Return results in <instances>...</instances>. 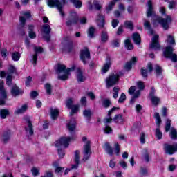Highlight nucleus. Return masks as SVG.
Segmentation results:
<instances>
[{"mask_svg": "<svg viewBox=\"0 0 177 177\" xmlns=\"http://www.w3.org/2000/svg\"><path fill=\"white\" fill-rule=\"evenodd\" d=\"M80 59L83 62V64H88V63H89V60H91V53L88 48H84V49L81 50Z\"/></svg>", "mask_w": 177, "mask_h": 177, "instance_id": "nucleus-10", "label": "nucleus"}, {"mask_svg": "<svg viewBox=\"0 0 177 177\" xmlns=\"http://www.w3.org/2000/svg\"><path fill=\"white\" fill-rule=\"evenodd\" d=\"M144 20V27L145 30H148L149 31L150 35H153L154 34V31L153 29H151V25L150 24V21H147V19H143Z\"/></svg>", "mask_w": 177, "mask_h": 177, "instance_id": "nucleus-27", "label": "nucleus"}, {"mask_svg": "<svg viewBox=\"0 0 177 177\" xmlns=\"http://www.w3.org/2000/svg\"><path fill=\"white\" fill-rule=\"evenodd\" d=\"M0 106H5L6 104V99H8V95L5 88H3V81L0 80Z\"/></svg>", "mask_w": 177, "mask_h": 177, "instance_id": "nucleus-11", "label": "nucleus"}, {"mask_svg": "<svg viewBox=\"0 0 177 177\" xmlns=\"http://www.w3.org/2000/svg\"><path fill=\"white\" fill-rule=\"evenodd\" d=\"M164 151L165 154L172 156L175 151H177V144L170 145L169 144H164Z\"/></svg>", "mask_w": 177, "mask_h": 177, "instance_id": "nucleus-14", "label": "nucleus"}, {"mask_svg": "<svg viewBox=\"0 0 177 177\" xmlns=\"http://www.w3.org/2000/svg\"><path fill=\"white\" fill-rule=\"evenodd\" d=\"M159 38H160V36H158V35H156L153 36V37L151 39V43L150 44L151 49L158 50V49L161 48V46H160V42L158 41Z\"/></svg>", "mask_w": 177, "mask_h": 177, "instance_id": "nucleus-15", "label": "nucleus"}, {"mask_svg": "<svg viewBox=\"0 0 177 177\" xmlns=\"http://www.w3.org/2000/svg\"><path fill=\"white\" fill-rule=\"evenodd\" d=\"M92 156V150H91V141H87L84 145L83 149V161H88Z\"/></svg>", "mask_w": 177, "mask_h": 177, "instance_id": "nucleus-8", "label": "nucleus"}, {"mask_svg": "<svg viewBox=\"0 0 177 177\" xmlns=\"http://www.w3.org/2000/svg\"><path fill=\"white\" fill-rule=\"evenodd\" d=\"M113 121L116 124H118V122H123L124 118H122V114L120 113V114L115 115L113 118Z\"/></svg>", "mask_w": 177, "mask_h": 177, "instance_id": "nucleus-35", "label": "nucleus"}, {"mask_svg": "<svg viewBox=\"0 0 177 177\" xmlns=\"http://www.w3.org/2000/svg\"><path fill=\"white\" fill-rule=\"evenodd\" d=\"M66 107L71 110V115H73V114H76V113H78V109H80V105H74V100L70 98L66 102Z\"/></svg>", "mask_w": 177, "mask_h": 177, "instance_id": "nucleus-12", "label": "nucleus"}, {"mask_svg": "<svg viewBox=\"0 0 177 177\" xmlns=\"http://www.w3.org/2000/svg\"><path fill=\"white\" fill-rule=\"evenodd\" d=\"M167 44H169L170 45H175V39L172 35H168L167 36Z\"/></svg>", "mask_w": 177, "mask_h": 177, "instance_id": "nucleus-52", "label": "nucleus"}, {"mask_svg": "<svg viewBox=\"0 0 177 177\" xmlns=\"http://www.w3.org/2000/svg\"><path fill=\"white\" fill-rule=\"evenodd\" d=\"M163 54L165 57L167 59H171V62L176 63L177 55L174 53V48H172L171 46H168L165 48Z\"/></svg>", "mask_w": 177, "mask_h": 177, "instance_id": "nucleus-6", "label": "nucleus"}, {"mask_svg": "<svg viewBox=\"0 0 177 177\" xmlns=\"http://www.w3.org/2000/svg\"><path fill=\"white\" fill-rule=\"evenodd\" d=\"M124 46L128 50H132V49H133V45L131 43V40L129 39H126L124 41Z\"/></svg>", "mask_w": 177, "mask_h": 177, "instance_id": "nucleus-37", "label": "nucleus"}, {"mask_svg": "<svg viewBox=\"0 0 177 177\" xmlns=\"http://www.w3.org/2000/svg\"><path fill=\"white\" fill-rule=\"evenodd\" d=\"M70 2H71V3H73L77 8H80L82 6V2L80 0H70Z\"/></svg>", "mask_w": 177, "mask_h": 177, "instance_id": "nucleus-39", "label": "nucleus"}, {"mask_svg": "<svg viewBox=\"0 0 177 177\" xmlns=\"http://www.w3.org/2000/svg\"><path fill=\"white\" fill-rule=\"evenodd\" d=\"M104 132L105 133H111L113 132V129H111L110 126L106 125L104 128Z\"/></svg>", "mask_w": 177, "mask_h": 177, "instance_id": "nucleus-59", "label": "nucleus"}, {"mask_svg": "<svg viewBox=\"0 0 177 177\" xmlns=\"http://www.w3.org/2000/svg\"><path fill=\"white\" fill-rule=\"evenodd\" d=\"M132 38L136 45H140L141 39H140V35H139V33H137V32L133 33L132 35Z\"/></svg>", "mask_w": 177, "mask_h": 177, "instance_id": "nucleus-30", "label": "nucleus"}, {"mask_svg": "<svg viewBox=\"0 0 177 177\" xmlns=\"http://www.w3.org/2000/svg\"><path fill=\"white\" fill-rule=\"evenodd\" d=\"M124 26L127 28L131 30V31L133 30V24L132 23V21H126L124 22Z\"/></svg>", "mask_w": 177, "mask_h": 177, "instance_id": "nucleus-46", "label": "nucleus"}, {"mask_svg": "<svg viewBox=\"0 0 177 177\" xmlns=\"http://www.w3.org/2000/svg\"><path fill=\"white\" fill-rule=\"evenodd\" d=\"M151 102L154 106H157L160 103V98L157 96L151 97Z\"/></svg>", "mask_w": 177, "mask_h": 177, "instance_id": "nucleus-48", "label": "nucleus"}, {"mask_svg": "<svg viewBox=\"0 0 177 177\" xmlns=\"http://www.w3.org/2000/svg\"><path fill=\"white\" fill-rule=\"evenodd\" d=\"M121 73H112L109 75L105 80L106 86L108 89L114 86V85H117L118 84V81H120V77H121Z\"/></svg>", "mask_w": 177, "mask_h": 177, "instance_id": "nucleus-3", "label": "nucleus"}, {"mask_svg": "<svg viewBox=\"0 0 177 177\" xmlns=\"http://www.w3.org/2000/svg\"><path fill=\"white\" fill-rule=\"evenodd\" d=\"M8 71L10 74H13L16 73V68L14 66H10V67L8 68Z\"/></svg>", "mask_w": 177, "mask_h": 177, "instance_id": "nucleus-63", "label": "nucleus"}, {"mask_svg": "<svg viewBox=\"0 0 177 177\" xmlns=\"http://www.w3.org/2000/svg\"><path fill=\"white\" fill-rule=\"evenodd\" d=\"M104 149L106 151L107 154H109V156H113L114 151H113V148L110 145V143L109 142L105 143L104 146Z\"/></svg>", "mask_w": 177, "mask_h": 177, "instance_id": "nucleus-31", "label": "nucleus"}, {"mask_svg": "<svg viewBox=\"0 0 177 177\" xmlns=\"http://www.w3.org/2000/svg\"><path fill=\"white\" fill-rule=\"evenodd\" d=\"M170 137L172 139H177V131L174 127L170 129Z\"/></svg>", "mask_w": 177, "mask_h": 177, "instance_id": "nucleus-43", "label": "nucleus"}, {"mask_svg": "<svg viewBox=\"0 0 177 177\" xmlns=\"http://www.w3.org/2000/svg\"><path fill=\"white\" fill-rule=\"evenodd\" d=\"M146 8L147 17H151V16H153V26H158V24H160L164 30H168V28H169V23L172 21L171 16L167 15L166 18H162L158 15H156V11H154V6H153V1H151V0L147 1Z\"/></svg>", "mask_w": 177, "mask_h": 177, "instance_id": "nucleus-1", "label": "nucleus"}, {"mask_svg": "<svg viewBox=\"0 0 177 177\" xmlns=\"http://www.w3.org/2000/svg\"><path fill=\"white\" fill-rule=\"evenodd\" d=\"M141 75L144 78H147V69L146 68H141Z\"/></svg>", "mask_w": 177, "mask_h": 177, "instance_id": "nucleus-57", "label": "nucleus"}, {"mask_svg": "<svg viewBox=\"0 0 177 177\" xmlns=\"http://www.w3.org/2000/svg\"><path fill=\"white\" fill-rule=\"evenodd\" d=\"M83 115L87 118V120H91L92 117V111L91 109H85L83 111Z\"/></svg>", "mask_w": 177, "mask_h": 177, "instance_id": "nucleus-36", "label": "nucleus"}, {"mask_svg": "<svg viewBox=\"0 0 177 177\" xmlns=\"http://www.w3.org/2000/svg\"><path fill=\"white\" fill-rule=\"evenodd\" d=\"M119 92H120V87L115 86L113 88V99H117V97H118Z\"/></svg>", "mask_w": 177, "mask_h": 177, "instance_id": "nucleus-51", "label": "nucleus"}, {"mask_svg": "<svg viewBox=\"0 0 177 177\" xmlns=\"http://www.w3.org/2000/svg\"><path fill=\"white\" fill-rule=\"evenodd\" d=\"M107 41H109V33H107V31L103 30L101 34V42L106 44Z\"/></svg>", "mask_w": 177, "mask_h": 177, "instance_id": "nucleus-33", "label": "nucleus"}, {"mask_svg": "<svg viewBox=\"0 0 177 177\" xmlns=\"http://www.w3.org/2000/svg\"><path fill=\"white\" fill-rule=\"evenodd\" d=\"M111 66V62H110V57L106 58V62L104 64L102 68V74H106Z\"/></svg>", "mask_w": 177, "mask_h": 177, "instance_id": "nucleus-22", "label": "nucleus"}, {"mask_svg": "<svg viewBox=\"0 0 177 177\" xmlns=\"http://www.w3.org/2000/svg\"><path fill=\"white\" fill-rule=\"evenodd\" d=\"M21 55L19 52H14L12 54V59L14 62H19L20 60Z\"/></svg>", "mask_w": 177, "mask_h": 177, "instance_id": "nucleus-38", "label": "nucleus"}, {"mask_svg": "<svg viewBox=\"0 0 177 177\" xmlns=\"http://www.w3.org/2000/svg\"><path fill=\"white\" fill-rule=\"evenodd\" d=\"M76 124L77 122L74 118H72L71 121L67 124V128L70 132H74Z\"/></svg>", "mask_w": 177, "mask_h": 177, "instance_id": "nucleus-24", "label": "nucleus"}, {"mask_svg": "<svg viewBox=\"0 0 177 177\" xmlns=\"http://www.w3.org/2000/svg\"><path fill=\"white\" fill-rule=\"evenodd\" d=\"M66 50H68V52H73V50H74V44L73 41H69L66 44Z\"/></svg>", "mask_w": 177, "mask_h": 177, "instance_id": "nucleus-45", "label": "nucleus"}, {"mask_svg": "<svg viewBox=\"0 0 177 177\" xmlns=\"http://www.w3.org/2000/svg\"><path fill=\"white\" fill-rule=\"evenodd\" d=\"M97 24L100 28H103L104 27V17L99 14L97 17Z\"/></svg>", "mask_w": 177, "mask_h": 177, "instance_id": "nucleus-25", "label": "nucleus"}, {"mask_svg": "<svg viewBox=\"0 0 177 177\" xmlns=\"http://www.w3.org/2000/svg\"><path fill=\"white\" fill-rule=\"evenodd\" d=\"M50 111L52 120H56L59 117V109L51 108Z\"/></svg>", "mask_w": 177, "mask_h": 177, "instance_id": "nucleus-29", "label": "nucleus"}, {"mask_svg": "<svg viewBox=\"0 0 177 177\" xmlns=\"http://www.w3.org/2000/svg\"><path fill=\"white\" fill-rule=\"evenodd\" d=\"M168 8L169 9H175L176 8V2L174 1H169Z\"/></svg>", "mask_w": 177, "mask_h": 177, "instance_id": "nucleus-56", "label": "nucleus"}, {"mask_svg": "<svg viewBox=\"0 0 177 177\" xmlns=\"http://www.w3.org/2000/svg\"><path fill=\"white\" fill-rule=\"evenodd\" d=\"M93 5H94L95 8L96 9V10H100V9H102V6L100 4H99V2L94 1Z\"/></svg>", "mask_w": 177, "mask_h": 177, "instance_id": "nucleus-61", "label": "nucleus"}, {"mask_svg": "<svg viewBox=\"0 0 177 177\" xmlns=\"http://www.w3.org/2000/svg\"><path fill=\"white\" fill-rule=\"evenodd\" d=\"M71 140V137H62L55 142V147H57L58 154L61 158H63L65 156L64 150L62 149V147L67 148L70 141Z\"/></svg>", "mask_w": 177, "mask_h": 177, "instance_id": "nucleus-2", "label": "nucleus"}, {"mask_svg": "<svg viewBox=\"0 0 177 177\" xmlns=\"http://www.w3.org/2000/svg\"><path fill=\"white\" fill-rule=\"evenodd\" d=\"M154 117L156 120V125L158 127L156 130L155 135L157 139L160 140L162 139V132L160 130V126L161 125V116H160V113H155Z\"/></svg>", "mask_w": 177, "mask_h": 177, "instance_id": "nucleus-9", "label": "nucleus"}, {"mask_svg": "<svg viewBox=\"0 0 177 177\" xmlns=\"http://www.w3.org/2000/svg\"><path fill=\"white\" fill-rule=\"evenodd\" d=\"M10 112L9 111V109H1L0 110V117L1 120H5L6 117H8L10 115Z\"/></svg>", "mask_w": 177, "mask_h": 177, "instance_id": "nucleus-32", "label": "nucleus"}, {"mask_svg": "<svg viewBox=\"0 0 177 177\" xmlns=\"http://www.w3.org/2000/svg\"><path fill=\"white\" fill-rule=\"evenodd\" d=\"M12 82H13V77L11 75H8L6 78V84L8 86H12Z\"/></svg>", "mask_w": 177, "mask_h": 177, "instance_id": "nucleus-42", "label": "nucleus"}, {"mask_svg": "<svg viewBox=\"0 0 177 177\" xmlns=\"http://www.w3.org/2000/svg\"><path fill=\"white\" fill-rule=\"evenodd\" d=\"M102 106L104 109H109V106H111V101L110 99H104L102 101Z\"/></svg>", "mask_w": 177, "mask_h": 177, "instance_id": "nucleus-40", "label": "nucleus"}, {"mask_svg": "<svg viewBox=\"0 0 177 177\" xmlns=\"http://www.w3.org/2000/svg\"><path fill=\"white\" fill-rule=\"evenodd\" d=\"M27 104H24L21 108L17 109L15 111V114H23V113H26V111H27Z\"/></svg>", "mask_w": 177, "mask_h": 177, "instance_id": "nucleus-34", "label": "nucleus"}, {"mask_svg": "<svg viewBox=\"0 0 177 177\" xmlns=\"http://www.w3.org/2000/svg\"><path fill=\"white\" fill-rule=\"evenodd\" d=\"M77 80L78 82H84L85 80H86V77H85L82 73V70L80 68H77Z\"/></svg>", "mask_w": 177, "mask_h": 177, "instance_id": "nucleus-21", "label": "nucleus"}, {"mask_svg": "<svg viewBox=\"0 0 177 177\" xmlns=\"http://www.w3.org/2000/svg\"><path fill=\"white\" fill-rule=\"evenodd\" d=\"M31 81H32V77H31V76H29L26 78V86H30V85L31 84Z\"/></svg>", "mask_w": 177, "mask_h": 177, "instance_id": "nucleus-62", "label": "nucleus"}, {"mask_svg": "<svg viewBox=\"0 0 177 177\" xmlns=\"http://www.w3.org/2000/svg\"><path fill=\"white\" fill-rule=\"evenodd\" d=\"M74 66H73L72 68H68L66 69V66L64 65L59 64L57 65V73H64V75L58 77L59 80H62V81H66V80H68L70 71H74Z\"/></svg>", "mask_w": 177, "mask_h": 177, "instance_id": "nucleus-5", "label": "nucleus"}, {"mask_svg": "<svg viewBox=\"0 0 177 177\" xmlns=\"http://www.w3.org/2000/svg\"><path fill=\"white\" fill-rule=\"evenodd\" d=\"M136 63V57H133L131 60L127 62L124 65V69L127 70V71H129L132 68V66Z\"/></svg>", "mask_w": 177, "mask_h": 177, "instance_id": "nucleus-23", "label": "nucleus"}, {"mask_svg": "<svg viewBox=\"0 0 177 177\" xmlns=\"http://www.w3.org/2000/svg\"><path fill=\"white\" fill-rule=\"evenodd\" d=\"M155 71L156 77H160L162 74V69L158 65L155 66Z\"/></svg>", "mask_w": 177, "mask_h": 177, "instance_id": "nucleus-41", "label": "nucleus"}, {"mask_svg": "<svg viewBox=\"0 0 177 177\" xmlns=\"http://www.w3.org/2000/svg\"><path fill=\"white\" fill-rule=\"evenodd\" d=\"M127 100V95H125V93H122L119 97L118 103H124L125 100Z\"/></svg>", "mask_w": 177, "mask_h": 177, "instance_id": "nucleus-54", "label": "nucleus"}, {"mask_svg": "<svg viewBox=\"0 0 177 177\" xmlns=\"http://www.w3.org/2000/svg\"><path fill=\"white\" fill-rule=\"evenodd\" d=\"M45 89L47 95H52V86L50 84H46Z\"/></svg>", "mask_w": 177, "mask_h": 177, "instance_id": "nucleus-50", "label": "nucleus"}, {"mask_svg": "<svg viewBox=\"0 0 177 177\" xmlns=\"http://www.w3.org/2000/svg\"><path fill=\"white\" fill-rule=\"evenodd\" d=\"M78 21H80V17L78 16V14H77L76 12L71 11L66 21V26L68 27L75 26V24H78Z\"/></svg>", "mask_w": 177, "mask_h": 177, "instance_id": "nucleus-7", "label": "nucleus"}, {"mask_svg": "<svg viewBox=\"0 0 177 177\" xmlns=\"http://www.w3.org/2000/svg\"><path fill=\"white\" fill-rule=\"evenodd\" d=\"M119 109L120 107L113 106L111 110H109L108 112V118H105L104 119V123L110 124V122H111V121L113 120V118H111V113H114V111H115L116 110H118Z\"/></svg>", "mask_w": 177, "mask_h": 177, "instance_id": "nucleus-19", "label": "nucleus"}, {"mask_svg": "<svg viewBox=\"0 0 177 177\" xmlns=\"http://www.w3.org/2000/svg\"><path fill=\"white\" fill-rule=\"evenodd\" d=\"M140 95V91H136L130 100L131 104H133V103H135V99H138V97H139Z\"/></svg>", "mask_w": 177, "mask_h": 177, "instance_id": "nucleus-47", "label": "nucleus"}, {"mask_svg": "<svg viewBox=\"0 0 177 177\" xmlns=\"http://www.w3.org/2000/svg\"><path fill=\"white\" fill-rule=\"evenodd\" d=\"M22 16L19 17V21L21 27H24L26 24V19H31V11H23Z\"/></svg>", "mask_w": 177, "mask_h": 177, "instance_id": "nucleus-16", "label": "nucleus"}, {"mask_svg": "<svg viewBox=\"0 0 177 177\" xmlns=\"http://www.w3.org/2000/svg\"><path fill=\"white\" fill-rule=\"evenodd\" d=\"M137 86H138L140 91H143V89H145V84L143 83V82H138Z\"/></svg>", "mask_w": 177, "mask_h": 177, "instance_id": "nucleus-58", "label": "nucleus"}, {"mask_svg": "<svg viewBox=\"0 0 177 177\" xmlns=\"http://www.w3.org/2000/svg\"><path fill=\"white\" fill-rule=\"evenodd\" d=\"M34 50L35 54L33 55L32 62L34 66H36L37 60H38V53H42V52H44V48H42V47H35Z\"/></svg>", "mask_w": 177, "mask_h": 177, "instance_id": "nucleus-18", "label": "nucleus"}, {"mask_svg": "<svg viewBox=\"0 0 177 177\" xmlns=\"http://www.w3.org/2000/svg\"><path fill=\"white\" fill-rule=\"evenodd\" d=\"M63 171H64V167H57L55 169V172L57 174H62V172H63Z\"/></svg>", "mask_w": 177, "mask_h": 177, "instance_id": "nucleus-64", "label": "nucleus"}, {"mask_svg": "<svg viewBox=\"0 0 177 177\" xmlns=\"http://www.w3.org/2000/svg\"><path fill=\"white\" fill-rule=\"evenodd\" d=\"M25 120L27 122V127H25V131L26 132V136H32L34 135V128L32 127V123H31V120H30V118L26 117Z\"/></svg>", "mask_w": 177, "mask_h": 177, "instance_id": "nucleus-13", "label": "nucleus"}, {"mask_svg": "<svg viewBox=\"0 0 177 177\" xmlns=\"http://www.w3.org/2000/svg\"><path fill=\"white\" fill-rule=\"evenodd\" d=\"M75 165H71V169H77L78 168V165H80V151H75Z\"/></svg>", "mask_w": 177, "mask_h": 177, "instance_id": "nucleus-20", "label": "nucleus"}, {"mask_svg": "<svg viewBox=\"0 0 177 177\" xmlns=\"http://www.w3.org/2000/svg\"><path fill=\"white\" fill-rule=\"evenodd\" d=\"M112 46H113L115 48H118L120 46V40L115 39L112 41Z\"/></svg>", "mask_w": 177, "mask_h": 177, "instance_id": "nucleus-60", "label": "nucleus"}, {"mask_svg": "<svg viewBox=\"0 0 177 177\" xmlns=\"http://www.w3.org/2000/svg\"><path fill=\"white\" fill-rule=\"evenodd\" d=\"M145 136L146 134L145 133H141L140 136V142L142 143V145H145L146 143V140H145Z\"/></svg>", "mask_w": 177, "mask_h": 177, "instance_id": "nucleus-55", "label": "nucleus"}, {"mask_svg": "<svg viewBox=\"0 0 177 177\" xmlns=\"http://www.w3.org/2000/svg\"><path fill=\"white\" fill-rule=\"evenodd\" d=\"M23 91H20V88L16 85H14L11 88V95L12 96H19V95H21Z\"/></svg>", "mask_w": 177, "mask_h": 177, "instance_id": "nucleus-26", "label": "nucleus"}, {"mask_svg": "<svg viewBox=\"0 0 177 177\" xmlns=\"http://www.w3.org/2000/svg\"><path fill=\"white\" fill-rule=\"evenodd\" d=\"M171 129V120L167 119L165 127V132H169Z\"/></svg>", "mask_w": 177, "mask_h": 177, "instance_id": "nucleus-49", "label": "nucleus"}, {"mask_svg": "<svg viewBox=\"0 0 177 177\" xmlns=\"http://www.w3.org/2000/svg\"><path fill=\"white\" fill-rule=\"evenodd\" d=\"M115 153L116 154V156H119L120 154V150H121V148H120V144H118V142H115Z\"/></svg>", "mask_w": 177, "mask_h": 177, "instance_id": "nucleus-53", "label": "nucleus"}, {"mask_svg": "<svg viewBox=\"0 0 177 177\" xmlns=\"http://www.w3.org/2000/svg\"><path fill=\"white\" fill-rule=\"evenodd\" d=\"M10 130H8L6 131H4L3 133V142L4 143H8L9 140H10Z\"/></svg>", "mask_w": 177, "mask_h": 177, "instance_id": "nucleus-28", "label": "nucleus"}, {"mask_svg": "<svg viewBox=\"0 0 177 177\" xmlns=\"http://www.w3.org/2000/svg\"><path fill=\"white\" fill-rule=\"evenodd\" d=\"M48 6L50 8H57L61 16L64 17V12H63V6L66 5V0H48Z\"/></svg>", "mask_w": 177, "mask_h": 177, "instance_id": "nucleus-4", "label": "nucleus"}, {"mask_svg": "<svg viewBox=\"0 0 177 177\" xmlns=\"http://www.w3.org/2000/svg\"><path fill=\"white\" fill-rule=\"evenodd\" d=\"M50 26H49L48 24H45L43 25V32L46 34V35L44 36V39L47 41V42H49L50 39V31H51Z\"/></svg>", "mask_w": 177, "mask_h": 177, "instance_id": "nucleus-17", "label": "nucleus"}, {"mask_svg": "<svg viewBox=\"0 0 177 177\" xmlns=\"http://www.w3.org/2000/svg\"><path fill=\"white\" fill-rule=\"evenodd\" d=\"M95 31H96V29L93 27H90L88 30V35L89 38H93L95 37Z\"/></svg>", "mask_w": 177, "mask_h": 177, "instance_id": "nucleus-44", "label": "nucleus"}]
</instances>
